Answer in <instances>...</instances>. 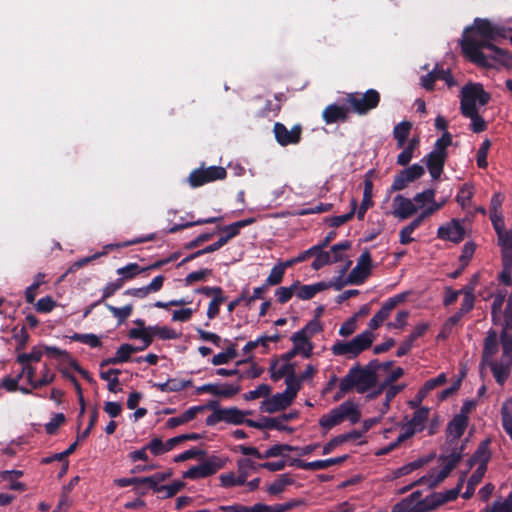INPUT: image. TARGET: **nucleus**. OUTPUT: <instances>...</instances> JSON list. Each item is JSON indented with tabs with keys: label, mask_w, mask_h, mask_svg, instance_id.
Wrapping results in <instances>:
<instances>
[{
	"label": "nucleus",
	"mask_w": 512,
	"mask_h": 512,
	"mask_svg": "<svg viewBox=\"0 0 512 512\" xmlns=\"http://www.w3.org/2000/svg\"><path fill=\"white\" fill-rule=\"evenodd\" d=\"M381 100L380 93L375 89H368L365 93H348L345 102L349 104L352 111L358 115H366L377 108Z\"/></svg>",
	"instance_id": "7"
},
{
	"label": "nucleus",
	"mask_w": 512,
	"mask_h": 512,
	"mask_svg": "<svg viewBox=\"0 0 512 512\" xmlns=\"http://www.w3.org/2000/svg\"><path fill=\"white\" fill-rule=\"evenodd\" d=\"M273 133L279 145H296L302 138V126L300 124H296L291 130H288L283 123L276 122L273 126Z\"/></svg>",
	"instance_id": "13"
},
{
	"label": "nucleus",
	"mask_w": 512,
	"mask_h": 512,
	"mask_svg": "<svg viewBox=\"0 0 512 512\" xmlns=\"http://www.w3.org/2000/svg\"><path fill=\"white\" fill-rule=\"evenodd\" d=\"M205 178L204 169H196L190 173L188 181L192 187H198L209 182V180H205Z\"/></svg>",
	"instance_id": "62"
},
{
	"label": "nucleus",
	"mask_w": 512,
	"mask_h": 512,
	"mask_svg": "<svg viewBox=\"0 0 512 512\" xmlns=\"http://www.w3.org/2000/svg\"><path fill=\"white\" fill-rule=\"evenodd\" d=\"M203 410L202 406H192L176 417L169 418L166 422L168 428H175L177 426L186 424L193 420L196 415Z\"/></svg>",
	"instance_id": "29"
},
{
	"label": "nucleus",
	"mask_w": 512,
	"mask_h": 512,
	"mask_svg": "<svg viewBox=\"0 0 512 512\" xmlns=\"http://www.w3.org/2000/svg\"><path fill=\"white\" fill-rule=\"evenodd\" d=\"M334 287L336 290H340L343 286V283H326V282H318L311 285H301L298 281V287L296 290V296L301 300H310L312 299L318 292H321L329 287Z\"/></svg>",
	"instance_id": "19"
},
{
	"label": "nucleus",
	"mask_w": 512,
	"mask_h": 512,
	"mask_svg": "<svg viewBox=\"0 0 512 512\" xmlns=\"http://www.w3.org/2000/svg\"><path fill=\"white\" fill-rule=\"evenodd\" d=\"M284 274H285V270L283 269V267L278 263L276 264L268 278L266 279L265 283L261 286L258 287V300L259 299H263L264 298V294L267 290V287L269 285H278L282 282L283 280V277H284Z\"/></svg>",
	"instance_id": "28"
},
{
	"label": "nucleus",
	"mask_w": 512,
	"mask_h": 512,
	"mask_svg": "<svg viewBox=\"0 0 512 512\" xmlns=\"http://www.w3.org/2000/svg\"><path fill=\"white\" fill-rule=\"evenodd\" d=\"M236 357V351L234 348L229 347L225 351H222L211 359V363L215 366L227 364Z\"/></svg>",
	"instance_id": "51"
},
{
	"label": "nucleus",
	"mask_w": 512,
	"mask_h": 512,
	"mask_svg": "<svg viewBox=\"0 0 512 512\" xmlns=\"http://www.w3.org/2000/svg\"><path fill=\"white\" fill-rule=\"evenodd\" d=\"M293 401L282 393H276L270 398H266L261 402L260 410L267 413H275L286 409L291 405Z\"/></svg>",
	"instance_id": "21"
},
{
	"label": "nucleus",
	"mask_w": 512,
	"mask_h": 512,
	"mask_svg": "<svg viewBox=\"0 0 512 512\" xmlns=\"http://www.w3.org/2000/svg\"><path fill=\"white\" fill-rule=\"evenodd\" d=\"M349 109L342 105L330 104L322 112V118L326 124L337 122H346L348 120Z\"/></svg>",
	"instance_id": "23"
},
{
	"label": "nucleus",
	"mask_w": 512,
	"mask_h": 512,
	"mask_svg": "<svg viewBox=\"0 0 512 512\" xmlns=\"http://www.w3.org/2000/svg\"><path fill=\"white\" fill-rule=\"evenodd\" d=\"M250 412H243L235 407L231 408H215L211 415L207 418L208 425H215L219 422H226L235 425L246 423L250 427H256V421L247 420L246 416Z\"/></svg>",
	"instance_id": "8"
},
{
	"label": "nucleus",
	"mask_w": 512,
	"mask_h": 512,
	"mask_svg": "<svg viewBox=\"0 0 512 512\" xmlns=\"http://www.w3.org/2000/svg\"><path fill=\"white\" fill-rule=\"evenodd\" d=\"M372 193H373V182L366 175V177L364 179V191H363L362 202L360 204L359 209L357 210L358 220H363L367 210L373 206L374 203L372 200Z\"/></svg>",
	"instance_id": "27"
},
{
	"label": "nucleus",
	"mask_w": 512,
	"mask_h": 512,
	"mask_svg": "<svg viewBox=\"0 0 512 512\" xmlns=\"http://www.w3.org/2000/svg\"><path fill=\"white\" fill-rule=\"evenodd\" d=\"M210 393L220 397H231L238 392V388L233 384H204L197 388V393Z\"/></svg>",
	"instance_id": "26"
},
{
	"label": "nucleus",
	"mask_w": 512,
	"mask_h": 512,
	"mask_svg": "<svg viewBox=\"0 0 512 512\" xmlns=\"http://www.w3.org/2000/svg\"><path fill=\"white\" fill-rule=\"evenodd\" d=\"M351 242L348 240H345L343 242L334 244L331 247V261L333 263L340 262L343 260V251L350 249Z\"/></svg>",
	"instance_id": "54"
},
{
	"label": "nucleus",
	"mask_w": 512,
	"mask_h": 512,
	"mask_svg": "<svg viewBox=\"0 0 512 512\" xmlns=\"http://www.w3.org/2000/svg\"><path fill=\"white\" fill-rule=\"evenodd\" d=\"M511 29H507L503 26L495 25L488 19L476 18L474 24L471 27H467L463 36L475 34L481 37L479 41H490L498 42L500 39H506L507 33H510ZM464 37H462L463 39Z\"/></svg>",
	"instance_id": "6"
},
{
	"label": "nucleus",
	"mask_w": 512,
	"mask_h": 512,
	"mask_svg": "<svg viewBox=\"0 0 512 512\" xmlns=\"http://www.w3.org/2000/svg\"><path fill=\"white\" fill-rule=\"evenodd\" d=\"M511 273L512 260H502V271L498 276L499 281L506 286H512Z\"/></svg>",
	"instance_id": "59"
},
{
	"label": "nucleus",
	"mask_w": 512,
	"mask_h": 512,
	"mask_svg": "<svg viewBox=\"0 0 512 512\" xmlns=\"http://www.w3.org/2000/svg\"><path fill=\"white\" fill-rule=\"evenodd\" d=\"M43 356V348L35 346L29 353H22L17 356V362L20 364H30V362H39Z\"/></svg>",
	"instance_id": "45"
},
{
	"label": "nucleus",
	"mask_w": 512,
	"mask_h": 512,
	"mask_svg": "<svg viewBox=\"0 0 512 512\" xmlns=\"http://www.w3.org/2000/svg\"><path fill=\"white\" fill-rule=\"evenodd\" d=\"M347 459H348V455L329 458V459H325V460H315L312 462H306L304 460L295 458V459H291L288 465L292 466V467L304 469V470L316 471V470L327 469L328 467L333 466V465L342 464Z\"/></svg>",
	"instance_id": "14"
},
{
	"label": "nucleus",
	"mask_w": 512,
	"mask_h": 512,
	"mask_svg": "<svg viewBox=\"0 0 512 512\" xmlns=\"http://www.w3.org/2000/svg\"><path fill=\"white\" fill-rule=\"evenodd\" d=\"M460 44L464 55L481 68H493L489 58L503 65H507L512 60L509 51L490 41H477L473 36L465 35Z\"/></svg>",
	"instance_id": "2"
},
{
	"label": "nucleus",
	"mask_w": 512,
	"mask_h": 512,
	"mask_svg": "<svg viewBox=\"0 0 512 512\" xmlns=\"http://www.w3.org/2000/svg\"><path fill=\"white\" fill-rule=\"evenodd\" d=\"M374 338L373 332L364 330L350 341L337 340L331 346V352L334 356H346L347 359H355L372 346Z\"/></svg>",
	"instance_id": "3"
},
{
	"label": "nucleus",
	"mask_w": 512,
	"mask_h": 512,
	"mask_svg": "<svg viewBox=\"0 0 512 512\" xmlns=\"http://www.w3.org/2000/svg\"><path fill=\"white\" fill-rule=\"evenodd\" d=\"M469 417L455 415L448 423L447 432L456 440L460 439L468 426Z\"/></svg>",
	"instance_id": "30"
},
{
	"label": "nucleus",
	"mask_w": 512,
	"mask_h": 512,
	"mask_svg": "<svg viewBox=\"0 0 512 512\" xmlns=\"http://www.w3.org/2000/svg\"><path fill=\"white\" fill-rule=\"evenodd\" d=\"M357 204H358L357 200L355 198H352L351 210L348 213H346L344 215L329 217L326 219V221L329 223V225L331 227H334V228L340 227L341 225L350 221L354 217V215L356 213V209H357Z\"/></svg>",
	"instance_id": "42"
},
{
	"label": "nucleus",
	"mask_w": 512,
	"mask_h": 512,
	"mask_svg": "<svg viewBox=\"0 0 512 512\" xmlns=\"http://www.w3.org/2000/svg\"><path fill=\"white\" fill-rule=\"evenodd\" d=\"M491 100V94L484 90L479 82H468L460 91V112L471 120L470 129L474 133H481L487 130L485 119L479 115L477 103L481 106L487 105Z\"/></svg>",
	"instance_id": "1"
},
{
	"label": "nucleus",
	"mask_w": 512,
	"mask_h": 512,
	"mask_svg": "<svg viewBox=\"0 0 512 512\" xmlns=\"http://www.w3.org/2000/svg\"><path fill=\"white\" fill-rule=\"evenodd\" d=\"M140 350L138 348H134L133 345L130 344H122L116 351L115 356L113 358H110L102 363L104 364H119L127 362L130 359V356L133 353L139 352Z\"/></svg>",
	"instance_id": "34"
},
{
	"label": "nucleus",
	"mask_w": 512,
	"mask_h": 512,
	"mask_svg": "<svg viewBox=\"0 0 512 512\" xmlns=\"http://www.w3.org/2000/svg\"><path fill=\"white\" fill-rule=\"evenodd\" d=\"M464 450V445H461L460 447L454 448L449 455L446 456H440V460L444 461V463L451 465V467L455 468L457 464L462 459V453Z\"/></svg>",
	"instance_id": "58"
},
{
	"label": "nucleus",
	"mask_w": 512,
	"mask_h": 512,
	"mask_svg": "<svg viewBox=\"0 0 512 512\" xmlns=\"http://www.w3.org/2000/svg\"><path fill=\"white\" fill-rule=\"evenodd\" d=\"M418 207L413 203V200L404 197L403 195H396L393 198V211L394 217L399 219H408L414 215Z\"/></svg>",
	"instance_id": "17"
},
{
	"label": "nucleus",
	"mask_w": 512,
	"mask_h": 512,
	"mask_svg": "<svg viewBox=\"0 0 512 512\" xmlns=\"http://www.w3.org/2000/svg\"><path fill=\"white\" fill-rule=\"evenodd\" d=\"M498 352V334L495 330L490 329L487 332V336L484 339L481 367L486 363L493 361V356Z\"/></svg>",
	"instance_id": "24"
},
{
	"label": "nucleus",
	"mask_w": 512,
	"mask_h": 512,
	"mask_svg": "<svg viewBox=\"0 0 512 512\" xmlns=\"http://www.w3.org/2000/svg\"><path fill=\"white\" fill-rule=\"evenodd\" d=\"M428 462V459L425 458H419L415 461H412L406 465H403L399 468H397L394 472V478H400L402 476L408 475L412 473L413 471L419 469L420 467L424 466Z\"/></svg>",
	"instance_id": "43"
},
{
	"label": "nucleus",
	"mask_w": 512,
	"mask_h": 512,
	"mask_svg": "<svg viewBox=\"0 0 512 512\" xmlns=\"http://www.w3.org/2000/svg\"><path fill=\"white\" fill-rule=\"evenodd\" d=\"M297 287H298V281L294 282L289 287H279L278 289H276L275 296H276L277 301L280 304L287 303L293 297L294 294L296 295Z\"/></svg>",
	"instance_id": "46"
},
{
	"label": "nucleus",
	"mask_w": 512,
	"mask_h": 512,
	"mask_svg": "<svg viewBox=\"0 0 512 512\" xmlns=\"http://www.w3.org/2000/svg\"><path fill=\"white\" fill-rule=\"evenodd\" d=\"M310 326L311 324H307L305 327L295 332L291 337V340L294 344L293 347L298 346L299 351L305 358H310L313 350V345L309 340L310 335H308Z\"/></svg>",
	"instance_id": "22"
},
{
	"label": "nucleus",
	"mask_w": 512,
	"mask_h": 512,
	"mask_svg": "<svg viewBox=\"0 0 512 512\" xmlns=\"http://www.w3.org/2000/svg\"><path fill=\"white\" fill-rule=\"evenodd\" d=\"M286 389L283 391L290 400H294L302 387V381L296 374H290L285 378Z\"/></svg>",
	"instance_id": "41"
},
{
	"label": "nucleus",
	"mask_w": 512,
	"mask_h": 512,
	"mask_svg": "<svg viewBox=\"0 0 512 512\" xmlns=\"http://www.w3.org/2000/svg\"><path fill=\"white\" fill-rule=\"evenodd\" d=\"M225 460L219 457H212L208 460L200 463L199 465L193 466L184 472L183 477L189 479H200L208 477L216 473L219 469L223 468Z\"/></svg>",
	"instance_id": "10"
},
{
	"label": "nucleus",
	"mask_w": 512,
	"mask_h": 512,
	"mask_svg": "<svg viewBox=\"0 0 512 512\" xmlns=\"http://www.w3.org/2000/svg\"><path fill=\"white\" fill-rule=\"evenodd\" d=\"M492 508L495 512H512V493L502 502L495 501Z\"/></svg>",
	"instance_id": "64"
},
{
	"label": "nucleus",
	"mask_w": 512,
	"mask_h": 512,
	"mask_svg": "<svg viewBox=\"0 0 512 512\" xmlns=\"http://www.w3.org/2000/svg\"><path fill=\"white\" fill-rule=\"evenodd\" d=\"M377 382L378 376H374L370 371H366L357 363L342 378V390L352 391L356 389L358 393L363 394L375 387Z\"/></svg>",
	"instance_id": "4"
},
{
	"label": "nucleus",
	"mask_w": 512,
	"mask_h": 512,
	"mask_svg": "<svg viewBox=\"0 0 512 512\" xmlns=\"http://www.w3.org/2000/svg\"><path fill=\"white\" fill-rule=\"evenodd\" d=\"M412 129V124L409 121H402L398 123L393 129V137L397 142V148L401 149L404 147L410 131Z\"/></svg>",
	"instance_id": "37"
},
{
	"label": "nucleus",
	"mask_w": 512,
	"mask_h": 512,
	"mask_svg": "<svg viewBox=\"0 0 512 512\" xmlns=\"http://www.w3.org/2000/svg\"><path fill=\"white\" fill-rule=\"evenodd\" d=\"M152 338L158 336L163 340L176 339L178 334L172 328L166 326H151Z\"/></svg>",
	"instance_id": "55"
},
{
	"label": "nucleus",
	"mask_w": 512,
	"mask_h": 512,
	"mask_svg": "<svg viewBox=\"0 0 512 512\" xmlns=\"http://www.w3.org/2000/svg\"><path fill=\"white\" fill-rule=\"evenodd\" d=\"M262 429H274L278 431H288L293 432V428L288 427L284 424L281 416L278 417H267L262 416L258 418V430Z\"/></svg>",
	"instance_id": "31"
},
{
	"label": "nucleus",
	"mask_w": 512,
	"mask_h": 512,
	"mask_svg": "<svg viewBox=\"0 0 512 512\" xmlns=\"http://www.w3.org/2000/svg\"><path fill=\"white\" fill-rule=\"evenodd\" d=\"M473 194V187L470 184L465 183L459 189L458 194L456 196V201L458 204L461 205L462 208H466L469 206Z\"/></svg>",
	"instance_id": "47"
},
{
	"label": "nucleus",
	"mask_w": 512,
	"mask_h": 512,
	"mask_svg": "<svg viewBox=\"0 0 512 512\" xmlns=\"http://www.w3.org/2000/svg\"><path fill=\"white\" fill-rule=\"evenodd\" d=\"M451 144H452V135L449 132L445 131L443 133V135L439 139H437V141L435 142L433 150L437 151V152L444 153V154H448L447 148Z\"/></svg>",
	"instance_id": "61"
},
{
	"label": "nucleus",
	"mask_w": 512,
	"mask_h": 512,
	"mask_svg": "<svg viewBox=\"0 0 512 512\" xmlns=\"http://www.w3.org/2000/svg\"><path fill=\"white\" fill-rule=\"evenodd\" d=\"M498 245L501 247V260H512V230L498 235Z\"/></svg>",
	"instance_id": "39"
},
{
	"label": "nucleus",
	"mask_w": 512,
	"mask_h": 512,
	"mask_svg": "<svg viewBox=\"0 0 512 512\" xmlns=\"http://www.w3.org/2000/svg\"><path fill=\"white\" fill-rule=\"evenodd\" d=\"M491 147V141L489 139H485L480 148L477 151L476 161L479 168L485 169L488 166L487 155L488 151Z\"/></svg>",
	"instance_id": "50"
},
{
	"label": "nucleus",
	"mask_w": 512,
	"mask_h": 512,
	"mask_svg": "<svg viewBox=\"0 0 512 512\" xmlns=\"http://www.w3.org/2000/svg\"><path fill=\"white\" fill-rule=\"evenodd\" d=\"M361 413L355 403L345 401L338 407L333 408L328 414L319 419V425L328 431L348 419L352 424L359 422Z\"/></svg>",
	"instance_id": "5"
},
{
	"label": "nucleus",
	"mask_w": 512,
	"mask_h": 512,
	"mask_svg": "<svg viewBox=\"0 0 512 512\" xmlns=\"http://www.w3.org/2000/svg\"><path fill=\"white\" fill-rule=\"evenodd\" d=\"M425 174V169L420 164H413L407 168L402 169L398 172L389 188V192L402 191L408 187V185Z\"/></svg>",
	"instance_id": "9"
},
{
	"label": "nucleus",
	"mask_w": 512,
	"mask_h": 512,
	"mask_svg": "<svg viewBox=\"0 0 512 512\" xmlns=\"http://www.w3.org/2000/svg\"><path fill=\"white\" fill-rule=\"evenodd\" d=\"M512 305L506 304L504 310V322L502 324V331L500 333V343L504 349V356H509L512 352Z\"/></svg>",
	"instance_id": "16"
},
{
	"label": "nucleus",
	"mask_w": 512,
	"mask_h": 512,
	"mask_svg": "<svg viewBox=\"0 0 512 512\" xmlns=\"http://www.w3.org/2000/svg\"><path fill=\"white\" fill-rule=\"evenodd\" d=\"M437 237L453 243H460L465 238V229L459 219H452L438 228Z\"/></svg>",
	"instance_id": "15"
},
{
	"label": "nucleus",
	"mask_w": 512,
	"mask_h": 512,
	"mask_svg": "<svg viewBox=\"0 0 512 512\" xmlns=\"http://www.w3.org/2000/svg\"><path fill=\"white\" fill-rule=\"evenodd\" d=\"M255 462L252 458H242L238 461V472L240 481H247L248 477L255 471Z\"/></svg>",
	"instance_id": "44"
},
{
	"label": "nucleus",
	"mask_w": 512,
	"mask_h": 512,
	"mask_svg": "<svg viewBox=\"0 0 512 512\" xmlns=\"http://www.w3.org/2000/svg\"><path fill=\"white\" fill-rule=\"evenodd\" d=\"M252 222H253V219L249 218V219L241 220V221L235 222L231 225H228L223 228V232L225 233V235H223L222 237L227 238V241H228L230 238H232L238 234L240 228H242L248 224H251Z\"/></svg>",
	"instance_id": "57"
},
{
	"label": "nucleus",
	"mask_w": 512,
	"mask_h": 512,
	"mask_svg": "<svg viewBox=\"0 0 512 512\" xmlns=\"http://www.w3.org/2000/svg\"><path fill=\"white\" fill-rule=\"evenodd\" d=\"M294 483V479L290 474L285 473L280 475L276 480L269 484L266 488L270 495H278L282 493L285 488Z\"/></svg>",
	"instance_id": "38"
},
{
	"label": "nucleus",
	"mask_w": 512,
	"mask_h": 512,
	"mask_svg": "<svg viewBox=\"0 0 512 512\" xmlns=\"http://www.w3.org/2000/svg\"><path fill=\"white\" fill-rule=\"evenodd\" d=\"M329 263H333L331 261V255L329 252H326V251H323V249L319 250L316 252L315 254V259L314 261L312 262L311 264V267L314 269V270H319L321 269L323 266L329 264Z\"/></svg>",
	"instance_id": "60"
},
{
	"label": "nucleus",
	"mask_w": 512,
	"mask_h": 512,
	"mask_svg": "<svg viewBox=\"0 0 512 512\" xmlns=\"http://www.w3.org/2000/svg\"><path fill=\"white\" fill-rule=\"evenodd\" d=\"M430 409L427 407H420L413 413L412 419L402 426L400 432V440H408L415 433L421 432L425 428V423L428 419Z\"/></svg>",
	"instance_id": "12"
},
{
	"label": "nucleus",
	"mask_w": 512,
	"mask_h": 512,
	"mask_svg": "<svg viewBox=\"0 0 512 512\" xmlns=\"http://www.w3.org/2000/svg\"><path fill=\"white\" fill-rule=\"evenodd\" d=\"M271 373L274 380H279L282 377L286 378L288 375L295 373V364L280 359L271 365Z\"/></svg>",
	"instance_id": "35"
},
{
	"label": "nucleus",
	"mask_w": 512,
	"mask_h": 512,
	"mask_svg": "<svg viewBox=\"0 0 512 512\" xmlns=\"http://www.w3.org/2000/svg\"><path fill=\"white\" fill-rule=\"evenodd\" d=\"M436 80H443L449 88L457 85V81L453 77L450 69H443L438 64L434 67Z\"/></svg>",
	"instance_id": "53"
},
{
	"label": "nucleus",
	"mask_w": 512,
	"mask_h": 512,
	"mask_svg": "<svg viewBox=\"0 0 512 512\" xmlns=\"http://www.w3.org/2000/svg\"><path fill=\"white\" fill-rule=\"evenodd\" d=\"M447 157L448 154H444L434 150H432L425 157L427 169L434 180L439 179L441 174L443 173Z\"/></svg>",
	"instance_id": "20"
},
{
	"label": "nucleus",
	"mask_w": 512,
	"mask_h": 512,
	"mask_svg": "<svg viewBox=\"0 0 512 512\" xmlns=\"http://www.w3.org/2000/svg\"><path fill=\"white\" fill-rule=\"evenodd\" d=\"M485 473L486 471H483V467L476 468L468 479L466 491L462 495L464 499H469L473 496L476 486L482 481Z\"/></svg>",
	"instance_id": "40"
},
{
	"label": "nucleus",
	"mask_w": 512,
	"mask_h": 512,
	"mask_svg": "<svg viewBox=\"0 0 512 512\" xmlns=\"http://www.w3.org/2000/svg\"><path fill=\"white\" fill-rule=\"evenodd\" d=\"M491 368V371L493 373V376L496 380V382L499 385H503L505 381L507 380L510 369L512 366V352L509 354V356H504V349L502 348V361L501 363H498L496 361H491L486 363Z\"/></svg>",
	"instance_id": "18"
},
{
	"label": "nucleus",
	"mask_w": 512,
	"mask_h": 512,
	"mask_svg": "<svg viewBox=\"0 0 512 512\" xmlns=\"http://www.w3.org/2000/svg\"><path fill=\"white\" fill-rule=\"evenodd\" d=\"M506 293H499L495 296L491 305V319L493 324H497L500 320L502 306L505 301Z\"/></svg>",
	"instance_id": "48"
},
{
	"label": "nucleus",
	"mask_w": 512,
	"mask_h": 512,
	"mask_svg": "<svg viewBox=\"0 0 512 512\" xmlns=\"http://www.w3.org/2000/svg\"><path fill=\"white\" fill-rule=\"evenodd\" d=\"M459 494V488L455 487L446 490L445 492L433 493L426 497V501H428V508L430 509V511L435 510L441 505L456 500Z\"/></svg>",
	"instance_id": "25"
},
{
	"label": "nucleus",
	"mask_w": 512,
	"mask_h": 512,
	"mask_svg": "<svg viewBox=\"0 0 512 512\" xmlns=\"http://www.w3.org/2000/svg\"><path fill=\"white\" fill-rule=\"evenodd\" d=\"M445 479L440 474V471H438L436 474L432 473L429 475L422 476L417 481L414 482V484H423L427 485L429 488H435L437 487L441 482H443Z\"/></svg>",
	"instance_id": "56"
},
{
	"label": "nucleus",
	"mask_w": 512,
	"mask_h": 512,
	"mask_svg": "<svg viewBox=\"0 0 512 512\" xmlns=\"http://www.w3.org/2000/svg\"><path fill=\"white\" fill-rule=\"evenodd\" d=\"M428 501L426 498L422 501H417L415 505L409 504V501L402 499L400 502L395 504L392 508V512H429Z\"/></svg>",
	"instance_id": "32"
},
{
	"label": "nucleus",
	"mask_w": 512,
	"mask_h": 512,
	"mask_svg": "<svg viewBox=\"0 0 512 512\" xmlns=\"http://www.w3.org/2000/svg\"><path fill=\"white\" fill-rule=\"evenodd\" d=\"M129 338L141 340L140 351L145 350L152 343L151 326L142 328H133L128 333Z\"/></svg>",
	"instance_id": "36"
},
{
	"label": "nucleus",
	"mask_w": 512,
	"mask_h": 512,
	"mask_svg": "<svg viewBox=\"0 0 512 512\" xmlns=\"http://www.w3.org/2000/svg\"><path fill=\"white\" fill-rule=\"evenodd\" d=\"M372 258L368 250H365L358 258L356 266L348 275L347 283L361 285L371 273Z\"/></svg>",
	"instance_id": "11"
},
{
	"label": "nucleus",
	"mask_w": 512,
	"mask_h": 512,
	"mask_svg": "<svg viewBox=\"0 0 512 512\" xmlns=\"http://www.w3.org/2000/svg\"><path fill=\"white\" fill-rule=\"evenodd\" d=\"M120 371L117 369H109L107 371L100 372V377L108 382V389L111 392L117 391V386L119 383L118 375Z\"/></svg>",
	"instance_id": "49"
},
{
	"label": "nucleus",
	"mask_w": 512,
	"mask_h": 512,
	"mask_svg": "<svg viewBox=\"0 0 512 512\" xmlns=\"http://www.w3.org/2000/svg\"><path fill=\"white\" fill-rule=\"evenodd\" d=\"M490 440L486 439L482 441L476 451L473 454V460L479 463L478 467H483V471H487V465L491 458V452L489 450Z\"/></svg>",
	"instance_id": "33"
},
{
	"label": "nucleus",
	"mask_w": 512,
	"mask_h": 512,
	"mask_svg": "<svg viewBox=\"0 0 512 512\" xmlns=\"http://www.w3.org/2000/svg\"><path fill=\"white\" fill-rule=\"evenodd\" d=\"M56 306V302L50 297L46 296L37 301L35 308L40 313H49Z\"/></svg>",
	"instance_id": "63"
},
{
	"label": "nucleus",
	"mask_w": 512,
	"mask_h": 512,
	"mask_svg": "<svg viewBox=\"0 0 512 512\" xmlns=\"http://www.w3.org/2000/svg\"><path fill=\"white\" fill-rule=\"evenodd\" d=\"M107 309L117 318L119 323H123L132 313L133 306L126 305L124 307H114L110 304H106Z\"/></svg>",
	"instance_id": "52"
}]
</instances>
